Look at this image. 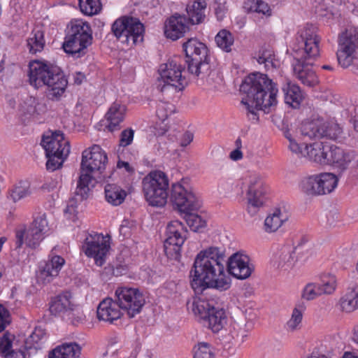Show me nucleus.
<instances>
[{
  "mask_svg": "<svg viewBox=\"0 0 358 358\" xmlns=\"http://www.w3.org/2000/svg\"><path fill=\"white\" fill-rule=\"evenodd\" d=\"M250 262V257L243 252L234 253L227 262V271L237 279H247L254 271V266Z\"/></svg>",
  "mask_w": 358,
  "mask_h": 358,
  "instance_id": "21",
  "label": "nucleus"
},
{
  "mask_svg": "<svg viewBox=\"0 0 358 358\" xmlns=\"http://www.w3.org/2000/svg\"><path fill=\"white\" fill-rule=\"evenodd\" d=\"M331 146L324 145L321 142H315L308 145L306 151V157L320 164H329L328 152H330Z\"/></svg>",
  "mask_w": 358,
  "mask_h": 358,
  "instance_id": "28",
  "label": "nucleus"
},
{
  "mask_svg": "<svg viewBox=\"0 0 358 358\" xmlns=\"http://www.w3.org/2000/svg\"><path fill=\"white\" fill-rule=\"evenodd\" d=\"M329 164L343 173L358 166L357 155L353 150H343L337 146H331Z\"/></svg>",
  "mask_w": 358,
  "mask_h": 358,
  "instance_id": "22",
  "label": "nucleus"
},
{
  "mask_svg": "<svg viewBox=\"0 0 358 358\" xmlns=\"http://www.w3.org/2000/svg\"><path fill=\"white\" fill-rule=\"evenodd\" d=\"M134 131L132 129H127L121 132L120 138V146L126 147L129 145L134 139Z\"/></svg>",
  "mask_w": 358,
  "mask_h": 358,
  "instance_id": "54",
  "label": "nucleus"
},
{
  "mask_svg": "<svg viewBox=\"0 0 358 358\" xmlns=\"http://www.w3.org/2000/svg\"><path fill=\"white\" fill-rule=\"evenodd\" d=\"M143 192L150 206L163 207L167 202L169 181L162 171H154L146 176L142 181Z\"/></svg>",
  "mask_w": 358,
  "mask_h": 358,
  "instance_id": "9",
  "label": "nucleus"
},
{
  "mask_svg": "<svg viewBox=\"0 0 358 358\" xmlns=\"http://www.w3.org/2000/svg\"><path fill=\"white\" fill-rule=\"evenodd\" d=\"M289 217L285 208H276L264 220V230L267 233L276 231Z\"/></svg>",
  "mask_w": 358,
  "mask_h": 358,
  "instance_id": "30",
  "label": "nucleus"
},
{
  "mask_svg": "<svg viewBox=\"0 0 358 358\" xmlns=\"http://www.w3.org/2000/svg\"><path fill=\"white\" fill-rule=\"evenodd\" d=\"M286 138L289 140V145L288 148L289 150L293 153L295 154L298 157H306V148L308 146V144L303 143L300 144L295 139H294L290 134H285Z\"/></svg>",
  "mask_w": 358,
  "mask_h": 358,
  "instance_id": "46",
  "label": "nucleus"
},
{
  "mask_svg": "<svg viewBox=\"0 0 358 358\" xmlns=\"http://www.w3.org/2000/svg\"><path fill=\"white\" fill-rule=\"evenodd\" d=\"M117 166L119 168L124 167L128 172L133 171V169L131 168L129 164L126 162L120 161L117 162Z\"/></svg>",
  "mask_w": 358,
  "mask_h": 358,
  "instance_id": "61",
  "label": "nucleus"
},
{
  "mask_svg": "<svg viewBox=\"0 0 358 358\" xmlns=\"http://www.w3.org/2000/svg\"><path fill=\"white\" fill-rule=\"evenodd\" d=\"M41 144L45 151L46 156L67 157L70 152L69 142L59 131L44 134Z\"/></svg>",
  "mask_w": 358,
  "mask_h": 358,
  "instance_id": "20",
  "label": "nucleus"
},
{
  "mask_svg": "<svg viewBox=\"0 0 358 358\" xmlns=\"http://www.w3.org/2000/svg\"><path fill=\"white\" fill-rule=\"evenodd\" d=\"M225 255L217 247H210L196 257L190 271L191 286L202 294L210 289L225 291L231 286V279L224 273Z\"/></svg>",
  "mask_w": 358,
  "mask_h": 358,
  "instance_id": "1",
  "label": "nucleus"
},
{
  "mask_svg": "<svg viewBox=\"0 0 358 358\" xmlns=\"http://www.w3.org/2000/svg\"><path fill=\"white\" fill-rule=\"evenodd\" d=\"M271 57H274V55H273V52L272 50H263L261 52V53L257 59V62L259 64H262L263 62H265V61H266V59H269Z\"/></svg>",
  "mask_w": 358,
  "mask_h": 358,
  "instance_id": "57",
  "label": "nucleus"
},
{
  "mask_svg": "<svg viewBox=\"0 0 358 358\" xmlns=\"http://www.w3.org/2000/svg\"><path fill=\"white\" fill-rule=\"evenodd\" d=\"M115 296L119 308L124 310L129 317L140 313L145 303L144 295L137 288L117 287Z\"/></svg>",
  "mask_w": 358,
  "mask_h": 358,
  "instance_id": "15",
  "label": "nucleus"
},
{
  "mask_svg": "<svg viewBox=\"0 0 358 358\" xmlns=\"http://www.w3.org/2000/svg\"><path fill=\"white\" fill-rule=\"evenodd\" d=\"M286 138L289 140V145L288 148L289 150L293 153L295 154L298 157H306V148L308 146V144L303 143L300 144L295 139H294L290 134H285Z\"/></svg>",
  "mask_w": 358,
  "mask_h": 358,
  "instance_id": "47",
  "label": "nucleus"
},
{
  "mask_svg": "<svg viewBox=\"0 0 358 358\" xmlns=\"http://www.w3.org/2000/svg\"><path fill=\"white\" fill-rule=\"evenodd\" d=\"M352 339L354 343L358 345V325L353 328Z\"/></svg>",
  "mask_w": 358,
  "mask_h": 358,
  "instance_id": "62",
  "label": "nucleus"
},
{
  "mask_svg": "<svg viewBox=\"0 0 358 358\" xmlns=\"http://www.w3.org/2000/svg\"><path fill=\"white\" fill-rule=\"evenodd\" d=\"M301 250V246L292 248L286 245L278 248L273 255L272 264L278 269L289 270L297 262L296 253Z\"/></svg>",
  "mask_w": 358,
  "mask_h": 358,
  "instance_id": "23",
  "label": "nucleus"
},
{
  "mask_svg": "<svg viewBox=\"0 0 358 358\" xmlns=\"http://www.w3.org/2000/svg\"><path fill=\"white\" fill-rule=\"evenodd\" d=\"M183 69L179 57L162 64L158 70L159 76L155 83L157 89L162 93L182 90L187 85L186 78L182 75Z\"/></svg>",
  "mask_w": 358,
  "mask_h": 358,
  "instance_id": "7",
  "label": "nucleus"
},
{
  "mask_svg": "<svg viewBox=\"0 0 358 358\" xmlns=\"http://www.w3.org/2000/svg\"><path fill=\"white\" fill-rule=\"evenodd\" d=\"M108 162V157L101 147L94 145L90 150L82 153L80 174L78 180L75 194L83 201L88 197L91 187L94 186L92 173L105 169Z\"/></svg>",
  "mask_w": 358,
  "mask_h": 358,
  "instance_id": "5",
  "label": "nucleus"
},
{
  "mask_svg": "<svg viewBox=\"0 0 358 358\" xmlns=\"http://www.w3.org/2000/svg\"><path fill=\"white\" fill-rule=\"evenodd\" d=\"M251 8L257 13L264 15H270V8L268 5L262 0H254Z\"/></svg>",
  "mask_w": 358,
  "mask_h": 358,
  "instance_id": "55",
  "label": "nucleus"
},
{
  "mask_svg": "<svg viewBox=\"0 0 358 358\" xmlns=\"http://www.w3.org/2000/svg\"><path fill=\"white\" fill-rule=\"evenodd\" d=\"M194 358H213V353L208 343H201L194 348Z\"/></svg>",
  "mask_w": 358,
  "mask_h": 358,
  "instance_id": "49",
  "label": "nucleus"
},
{
  "mask_svg": "<svg viewBox=\"0 0 358 358\" xmlns=\"http://www.w3.org/2000/svg\"><path fill=\"white\" fill-rule=\"evenodd\" d=\"M230 158L234 161H238L239 159H241L243 158L242 152L238 148L233 150L230 153Z\"/></svg>",
  "mask_w": 358,
  "mask_h": 358,
  "instance_id": "60",
  "label": "nucleus"
},
{
  "mask_svg": "<svg viewBox=\"0 0 358 358\" xmlns=\"http://www.w3.org/2000/svg\"><path fill=\"white\" fill-rule=\"evenodd\" d=\"M338 179L331 173L312 175L302 179L300 188L309 196H321L331 193L337 187Z\"/></svg>",
  "mask_w": 358,
  "mask_h": 358,
  "instance_id": "14",
  "label": "nucleus"
},
{
  "mask_svg": "<svg viewBox=\"0 0 358 358\" xmlns=\"http://www.w3.org/2000/svg\"><path fill=\"white\" fill-rule=\"evenodd\" d=\"M126 196V192L117 185L107 184L105 186L106 199L113 206L120 205L124 201Z\"/></svg>",
  "mask_w": 358,
  "mask_h": 358,
  "instance_id": "36",
  "label": "nucleus"
},
{
  "mask_svg": "<svg viewBox=\"0 0 358 358\" xmlns=\"http://www.w3.org/2000/svg\"><path fill=\"white\" fill-rule=\"evenodd\" d=\"M9 323V313L3 306L0 305V332L3 331Z\"/></svg>",
  "mask_w": 358,
  "mask_h": 358,
  "instance_id": "56",
  "label": "nucleus"
},
{
  "mask_svg": "<svg viewBox=\"0 0 358 358\" xmlns=\"http://www.w3.org/2000/svg\"><path fill=\"white\" fill-rule=\"evenodd\" d=\"M48 159L46 163L47 169L54 171L60 168L66 157L46 156Z\"/></svg>",
  "mask_w": 358,
  "mask_h": 358,
  "instance_id": "53",
  "label": "nucleus"
},
{
  "mask_svg": "<svg viewBox=\"0 0 358 358\" xmlns=\"http://www.w3.org/2000/svg\"><path fill=\"white\" fill-rule=\"evenodd\" d=\"M126 113V106L117 102H114L108 113L106 118L108 121V129L110 131L119 129V124L123 121Z\"/></svg>",
  "mask_w": 358,
  "mask_h": 358,
  "instance_id": "33",
  "label": "nucleus"
},
{
  "mask_svg": "<svg viewBox=\"0 0 358 358\" xmlns=\"http://www.w3.org/2000/svg\"><path fill=\"white\" fill-rule=\"evenodd\" d=\"M185 220L190 229L194 231H197L206 226V221L197 214L185 213Z\"/></svg>",
  "mask_w": 358,
  "mask_h": 358,
  "instance_id": "45",
  "label": "nucleus"
},
{
  "mask_svg": "<svg viewBox=\"0 0 358 358\" xmlns=\"http://www.w3.org/2000/svg\"><path fill=\"white\" fill-rule=\"evenodd\" d=\"M173 106L171 103L159 101L156 107V115L161 122H164L173 112Z\"/></svg>",
  "mask_w": 358,
  "mask_h": 358,
  "instance_id": "48",
  "label": "nucleus"
},
{
  "mask_svg": "<svg viewBox=\"0 0 358 358\" xmlns=\"http://www.w3.org/2000/svg\"><path fill=\"white\" fill-rule=\"evenodd\" d=\"M187 230L182 222L178 220L170 222L166 231L164 241V252L168 258L180 260V251L186 238Z\"/></svg>",
  "mask_w": 358,
  "mask_h": 358,
  "instance_id": "17",
  "label": "nucleus"
},
{
  "mask_svg": "<svg viewBox=\"0 0 358 358\" xmlns=\"http://www.w3.org/2000/svg\"><path fill=\"white\" fill-rule=\"evenodd\" d=\"M317 28L306 24L297 34L294 47V62L292 63L294 76L301 84L314 87L319 84V78L313 69V62L320 55V38L317 34Z\"/></svg>",
  "mask_w": 358,
  "mask_h": 358,
  "instance_id": "2",
  "label": "nucleus"
},
{
  "mask_svg": "<svg viewBox=\"0 0 358 358\" xmlns=\"http://www.w3.org/2000/svg\"><path fill=\"white\" fill-rule=\"evenodd\" d=\"M11 348H12V343L10 340H9L8 346H6V347L5 346V348H3V345H0V355H1L2 357H8V355H11V357H14L13 353H15V352L11 351Z\"/></svg>",
  "mask_w": 358,
  "mask_h": 358,
  "instance_id": "59",
  "label": "nucleus"
},
{
  "mask_svg": "<svg viewBox=\"0 0 358 358\" xmlns=\"http://www.w3.org/2000/svg\"><path fill=\"white\" fill-rule=\"evenodd\" d=\"M64 263L65 260L63 257L59 255L52 256L42 267L39 278L43 280V282H51L55 277L59 275Z\"/></svg>",
  "mask_w": 358,
  "mask_h": 358,
  "instance_id": "27",
  "label": "nucleus"
},
{
  "mask_svg": "<svg viewBox=\"0 0 358 358\" xmlns=\"http://www.w3.org/2000/svg\"><path fill=\"white\" fill-rule=\"evenodd\" d=\"M81 348L76 343H64L49 352V358H79Z\"/></svg>",
  "mask_w": 358,
  "mask_h": 358,
  "instance_id": "32",
  "label": "nucleus"
},
{
  "mask_svg": "<svg viewBox=\"0 0 358 358\" xmlns=\"http://www.w3.org/2000/svg\"><path fill=\"white\" fill-rule=\"evenodd\" d=\"M92 29L87 22H80L71 26L63 43L64 50L76 57L85 54V50L92 43Z\"/></svg>",
  "mask_w": 358,
  "mask_h": 358,
  "instance_id": "11",
  "label": "nucleus"
},
{
  "mask_svg": "<svg viewBox=\"0 0 358 358\" xmlns=\"http://www.w3.org/2000/svg\"><path fill=\"white\" fill-rule=\"evenodd\" d=\"M358 55V31L350 29L339 37V48L337 51L338 64L347 68L352 64Z\"/></svg>",
  "mask_w": 358,
  "mask_h": 358,
  "instance_id": "19",
  "label": "nucleus"
},
{
  "mask_svg": "<svg viewBox=\"0 0 358 358\" xmlns=\"http://www.w3.org/2000/svg\"><path fill=\"white\" fill-rule=\"evenodd\" d=\"M80 11L87 15H93L99 13L101 10L100 0H79Z\"/></svg>",
  "mask_w": 358,
  "mask_h": 358,
  "instance_id": "43",
  "label": "nucleus"
},
{
  "mask_svg": "<svg viewBox=\"0 0 358 358\" xmlns=\"http://www.w3.org/2000/svg\"><path fill=\"white\" fill-rule=\"evenodd\" d=\"M241 92L245 95L241 103L245 106L247 115L252 122L259 120L257 110H266L277 103L278 88L266 74H250L241 84Z\"/></svg>",
  "mask_w": 358,
  "mask_h": 358,
  "instance_id": "3",
  "label": "nucleus"
},
{
  "mask_svg": "<svg viewBox=\"0 0 358 358\" xmlns=\"http://www.w3.org/2000/svg\"><path fill=\"white\" fill-rule=\"evenodd\" d=\"M119 304L114 298H106L100 302L97 308V317L99 320L112 323L120 318L122 313Z\"/></svg>",
  "mask_w": 358,
  "mask_h": 358,
  "instance_id": "25",
  "label": "nucleus"
},
{
  "mask_svg": "<svg viewBox=\"0 0 358 358\" xmlns=\"http://www.w3.org/2000/svg\"><path fill=\"white\" fill-rule=\"evenodd\" d=\"M191 308L196 316L207 322L213 332L220 331L227 323V316L220 307L219 298L212 297L209 292L194 297Z\"/></svg>",
  "mask_w": 358,
  "mask_h": 358,
  "instance_id": "6",
  "label": "nucleus"
},
{
  "mask_svg": "<svg viewBox=\"0 0 358 358\" xmlns=\"http://www.w3.org/2000/svg\"><path fill=\"white\" fill-rule=\"evenodd\" d=\"M189 31V25L185 15L175 14L170 17L164 24V34L173 41L184 36Z\"/></svg>",
  "mask_w": 358,
  "mask_h": 358,
  "instance_id": "24",
  "label": "nucleus"
},
{
  "mask_svg": "<svg viewBox=\"0 0 358 358\" xmlns=\"http://www.w3.org/2000/svg\"><path fill=\"white\" fill-rule=\"evenodd\" d=\"M245 185L247 211L253 216L263 206L267 189L262 176L258 173H249L245 178Z\"/></svg>",
  "mask_w": 358,
  "mask_h": 358,
  "instance_id": "13",
  "label": "nucleus"
},
{
  "mask_svg": "<svg viewBox=\"0 0 358 358\" xmlns=\"http://www.w3.org/2000/svg\"><path fill=\"white\" fill-rule=\"evenodd\" d=\"M194 135L189 131H186L182 136L180 140V145L186 147L193 141Z\"/></svg>",
  "mask_w": 358,
  "mask_h": 358,
  "instance_id": "58",
  "label": "nucleus"
},
{
  "mask_svg": "<svg viewBox=\"0 0 358 358\" xmlns=\"http://www.w3.org/2000/svg\"><path fill=\"white\" fill-rule=\"evenodd\" d=\"M262 64H265V67L269 68L270 66L275 67V62L273 61V57H270L269 59H266L265 62H263Z\"/></svg>",
  "mask_w": 358,
  "mask_h": 358,
  "instance_id": "64",
  "label": "nucleus"
},
{
  "mask_svg": "<svg viewBox=\"0 0 358 358\" xmlns=\"http://www.w3.org/2000/svg\"><path fill=\"white\" fill-rule=\"evenodd\" d=\"M55 187V184L54 182H52L50 184H48V183H45L43 184L41 187V189H43V190H47V191H50L51 189H54Z\"/></svg>",
  "mask_w": 358,
  "mask_h": 358,
  "instance_id": "63",
  "label": "nucleus"
},
{
  "mask_svg": "<svg viewBox=\"0 0 358 358\" xmlns=\"http://www.w3.org/2000/svg\"><path fill=\"white\" fill-rule=\"evenodd\" d=\"M282 90L285 102L293 108H298L303 99V94L299 86L288 83Z\"/></svg>",
  "mask_w": 358,
  "mask_h": 358,
  "instance_id": "34",
  "label": "nucleus"
},
{
  "mask_svg": "<svg viewBox=\"0 0 358 358\" xmlns=\"http://www.w3.org/2000/svg\"><path fill=\"white\" fill-rule=\"evenodd\" d=\"M15 238L17 248H20L24 243H25L29 248H36L43 239V236L36 231H34V229L29 228L27 231L25 229L17 230Z\"/></svg>",
  "mask_w": 358,
  "mask_h": 358,
  "instance_id": "29",
  "label": "nucleus"
},
{
  "mask_svg": "<svg viewBox=\"0 0 358 358\" xmlns=\"http://www.w3.org/2000/svg\"><path fill=\"white\" fill-rule=\"evenodd\" d=\"M232 328L231 335L234 339L238 343H243L252 331L253 324L251 322H234Z\"/></svg>",
  "mask_w": 358,
  "mask_h": 358,
  "instance_id": "37",
  "label": "nucleus"
},
{
  "mask_svg": "<svg viewBox=\"0 0 358 358\" xmlns=\"http://www.w3.org/2000/svg\"><path fill=\"white\" fill-rule=\"evenodd\" d=\"M206 8L205 1H195L192 4H188L186 8L188 24L194 25L202 23L206 17Z\"/></svg>",
  "mask_w": 358,
  "mask_h": 358,
  "instance_id": "31",
  "label": "nucleus"
},
{
  "mask_svg": "<svg viewBox=\"0 0 358 358\" xmlns=\"http://www.w3.org/2000/svg\"><path fill=\"white\" fill-rule=\"evenodd\" d=\"M187 70L194 77L203 79L209 72V58L206 45L195 38L183 43Z\"/></svg>",
  "mask_w": 358,
  "mask_h": 358,
  "instance_id": "8",
  "label": "nucleus"
},
{
  "mask_svg": "<svg viewBox=\"0 0 358 358\" xmlns=\"http://www.w3.org/2000/svg\"><path fill=\"white\" fill-rule=\"evenodd\" d=\"M45 339L46 334L45 330L41 327H36L31 334L26 339V347L29 349H39Z\"/></svg>",
  "mask_w": 358,
  "mask_h": 358,
  "instance_id": "40",
  "label": "nucleus"
},
{
  "mask_svg": "<svg viewBox=\"0 0 358 358\" xmlns=\"http://www.w3.org/2000/svg\"><path fill=\"white\" fill-rule=\"evenodd\" d=\"M27 76L29 84L34 87L38 89L46 86V96L54 101L60 100L68 85L61 69L44 61L30 62Z\"/></svg>",
  "mask_w": 358,
  "mask_h": 358,
  "instance_id": "4",
  "label": "nucleus"
},
{
  "mask_svg": "<svg viewBox=\"0 0 358 358\" xmlns=\"http://www.w3.org/2000/svg\"><path fill=\"white\" fill-rule=\"evenodd\" d=\"M69 320H71L73 324L83 322L85 316L81 308L77 305H73L68 315H66Z\"/></svg>",
  "mask_w": 358,
  "mask_h": 358,
  "instance_id": "51",
  "label": "nucleus"
},
{
  "mask_svg": "<svg viewBox=\"0 0 358 358\" xmlns=\"http://www.w3.org/2000/svg\"><path fill=\"white\" fill-rule=\"evenodd\" d=\"M300 131L304 138L310 139L327 137L336 140L342 132L337 123L325 122L322 119L303 122Z\"/></svg>",
  "mask_w": 358,
  "mask_h": 358,
  "instance_id": "18",
  "label": "nucleus"
},
{
  "mask_svg": "<svg viewBox=\"0 0 358 358\" xmlns=\"http://www.w3.org/2000/svg\"><path fill=\"white\" fill-rule=\"evenodd\" d=\"M339 306L341 310L346 313H351L358 308V304L354 296L352 289L348 290L347 293L341 298Z\"/></svg>",
  "mask_w": 358,
  "mask_h": 358,
  "instance_id": "44",
  "label": "nucleus"
},
{
  "mask_svg": "<svg viewBox=\"0 0 358 358\" xmlns=\"http://www.w3.org/2000/svg\"><path fill=\"white\" fill-rule=\"evenodd\" d=\"M32 194L31 185L27 181H20L8 191V198L10 199L14 203L27 198Z\"/></svg>",
  "mask_w": 358,
  "mask_h": 358,
  "instance_id": "38",
  "label": "nucleus"
},
{
  "mask_svg": "<svg viewBox=\"0 0 358 358\" xmlns=\"http://www.w3.org/2000/svg\"><path fill=\"white\" fill-rule=\"evenodd\" d=\"M321 294H332L337 287V279L334 275L326 274L321 278V282L317 284Z\"/></svg>",
  "mask_w": 358,
  "mask_h": 358,
  "instance_id": "41",
  "label": "nucleus"
},
{
  "mask_svg": "<svg viewBox=\"0 0 358 358\" xmlns=\"http://www.w3.org/2000/svg\"><path fill=\"white\" fill-rule=\"evenodd\" d=\"M27 47L31 54L41 52L45 47L44 31L42 28L36 27L27 38Z\"/></svg>",
  "mask_w": 358,
  "mask_h": 358,
  "instance_id": "35",
  "label": "nucleus"
},
{
  "mask_svg": "<svg viewBox=\"0 0 358 358\" xmlns=\"http://www.w3.org/2000/svg\"><path fill=\"white\" fill-rule=\"evenodd\" d=\"M29 228L34 229V231H36L38 233L44 236V234L48 231V221L46 220L45 215L43 214L37 217L34 220Z\"/></svg>",
  "mask_w": 358,
  "mask_h": 358,
  "instance_id": "50",
  "label": "nucleus"
},
{
  "mask_svg": "<svg viewBox=\"0 0 358 358\" xmlns=\"http://www.w3.org/2000/svg\"><path fill=\"white\" fill-rule=\"evenodd\" d=\"M304 310L305 306L303 303H300L296 305L292 310L290 319L286 323L285 327L289 332H294L301 329Z\"/></svg>",
  "mask_w": 358,
  "mask_h": 358,
  "instance_id": "39",
  "label": "nucleus"
},
{
  "mask_svg": "<svg viewBox=\"0 0 358 358\" xmlns=\"http://www.w3.org/2000/svg\"><path fill=\"white\" fill-rule=\"evenodd\" d=\"M218 47L229 52L231 50V46L234 44V37L226 29L220 31L215 38Z\"/></svg>",
  "mask_w": 358,
  "mask_h": 358,
  "instance_id": "42",
  "label": "nucleus"
},
{
  "mask_svg": "<svg viewBox=\"0 0 358 358\" xmlns=\"http://www.w3.org/2000/svg\"><path fill=\"white\" fill-rule=\"evenodd\" d=\"M322 295L317 284L309 283L303 289L302 297L306 300H313Z\"/></svg>",
  "mask_w": 358,
  "mask_h": 358,
  "instance_id": "52",
  "label": "nucleus"
},
{
  "mask_svg": "<svg viewBox=\"0 0 358 358\" xmlns=\"http://www.w3.org/2000/svg\"><path fill=\"white\" fill-rule=\"evenodd\" d=\"M170 198L178 210L183 213L196 210L201 206V201L187 178H182L172 185Z\"/></svg>",
  "mask_w": 358,
  "mask_h": 358,
  "instance_id": "12",
  "label": "nucleus"
},
{
  "mask_svg": "<svg viewBox=\"0 0 358 358\" xmlns=\"http://www.w3.org/2000/svg\"><path fill=\"white\" fill-rule=\"evenodd\" d=\"M110 237L101 234H90L85 239L83 251L94 260L98 266H102L110 248Z\"/></svg>",
  "mask_w": 358,
  "mask_h": 358,
  "instance_id": "16",
  "label": "nucleus"
},
{
  "mask_svg": "<svg viewBox=\"0 0 358 358\" xmlns=\"http://www.w3.org/2000/svg\"><path fill=\"white\" fill-rule=\"evenodd\" d=\"M71 294L69 292H64L51 299L49 310L52 315L55 316H66L73 306Z\"/></svg>",
  "mask_w": 358,
  "mask_h": 358,
  "instance_id": "26",
  "label": "nucleus"
},
{
  "mask_svg": "<svg viewBox=\"0 0 358 358\" xmlns=\"http://www.w3.org/2000/svg\"><path fill=\"white\" fill-rule=\"evenodd\" d=\"M111 31L120 43L134 45L143 41L145 27L139 19L125 15L115 20Z\"/></svg>",
  "mask_w": 358,
  "mask_h": 358,
  "instance_id": "10",
  "label": "nucleus"
}]
</instances>
